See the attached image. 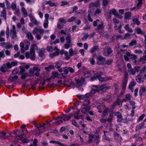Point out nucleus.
<instances>
[{
  "mask_svg": "<svg viewBox=\"0 0 146 146\" xmlns=\"http://www.w3.org/2000/svg\"><path fill=\"white\" fill-rule=\"evenodd\" d=\"M38 47L36 44L31 46L30 49V53L29 52H27L25 54L26 58L28 59L30 58L32 60H34L35 59V49H38Z\"/></svg>",
  "mask_w": 146,
  "mask_h": 146,
  "instance_id": "obj_1",
  "label": "nucleus"
},
{
  "mask_svg": "<svg viewBox=\"0 0 146 146\" xmlns=\"http://www.w3.org/2000/svg\"><path fill=\"white\" fill-rule=\"evenodd\" d=\"M17 63L15 62H11L7 63L4 64L0 68V70L3 72H5L8 69L10 68L12 66H15L17 65Z\"/></svg>",
  "mask_w": 146,
  "mask_h": 146,
  "instance_id": "obj_2",
  "label": "nucleus"
},
{
  "mask_svg": "<svg viewBox=\"0 0 146 146\" xmlns=\"http://www.w3.org/2000/svg\"><path fill=\"white\" fill-rule=\"evenodd\" d=\"M110 88V86L107 85V84H105L100 86L99 87V93L104 92Z\"/></svg>",
  "mask_w": 146,
  "mask_h": 146,
  "instance_id": "obj_3",
  "label": "nucleus"
},
{
  "mask_svg": "<svg viewBox=\"0 0 146 146\" xmlns=\"http://www.w3.org/2000/svg\"><path fill=\"white\" fill-rule=\"evenodd\" d=\"M113 51L111 49L109 46L105 47L104 49L103 54L104 55L106 56H108L110 55Z\"/></svg>",
  "mask_w": 146,
  "mask_h": 146,
  "instance_id": "obj_4",
  "label": "nucleus"
},
{
  "mask_svg": "<svg viewBox=\"0 0 146 146\" xmlns=\"http://www.w3.org/2000/svg\"><path fill=\"white\" fill-rule=\"evenodd\" d=\"M98 63L99 65H103L106 60L105 57L99 55L97 57Z\"/></svg>",
  "mask_w": 146,
  "mask_h": 146,
  "instance_id": "obj_5",
  "label": "nucleus"
},
{
  "mask_svg": "<svg viewBox=\"0 0 146 146\" xmlns=\"http://www.w3.org/2000/svg\"><path fill=\"white\" fill-rule=\"evenodd\" d=\"M113 113L118 118L117 121L119 122H122L123 120V119L122 117L121 113L119 111L117 112L114 111L113 112Z\"/></svg>",
  "mask_w": 146,
  "mask_h": 146,
  "instance_id": "obj_6",
  "label": "nucleus"
},
{
  "mask_svg": "<svg viewBox=\"0 0 146 146\" xmlns=\"http://www.w3.org/2000/svg\"><path fill=\"white\" fill-rule=\"evenodd\" d=\"M140 68V67L138 66H135L133 68L129 70L128 72L130 74H132L134 75L135 74L136 72H138Z\"/></svg>",
  "mask_w": 146,
  "mask_h": 146,
  "instance_id": "obj_7",
  "label": "nucleus"
},
{
  "mask_svg": "<svg viewBox=\"0 0 146 146\" xmlns=\"http://www.w3.org/2000/svg\"><path fill=\"white\" fill-rule=\"evenodd\" d=\"M97 92L99 93V87L96 86H93L92 88V90L90 92V93L91 94H94Z\"/></svg>",
  "mask_w": 146,
  "mask_h": 146,
  "instance_id": "obj_8",
  "label": "nucleus"
},
{
  "mask_svg": "<svg viewBox=\"0 0 146 146\" xmlns=\"http://www.w3.org/2000/svg\"><path fill=\"white\" fill-rule=\"evenodd\" d=\"M1 44H2V46L6 49H9L13 47L12 45L10 44L8 42H3L1 43Z\"/></svg>",
  "mask_w": 146,
  "mask_h": 146,
  "instance_id": "obj_9",
  "label": "nucleus"
},
{
  "mask_svg": "<svg viewBox=\"0 0 146 146\" xmlns=\"http://www.w3.org/2000/svg\"><path fill=\"white\" fill-rule=\"evenodd\" d=\"M145 124L144 122H142L141 123L138 125L136 127L135 130L136 131L141 129L143 128Z\"/></svg>",
  "mask_w": 146,
  "mask_h": 146,
  "instance_id": "obj_10",
  "label": "nucleus"
},
{
  "mask_svg": "<svg viewBox=\"0 0 146 146\" xmlns=\"http://www.w3.org/2000/svg\"><path fill=\"white\" fill-rule=\"evenodd\" d=\"M30 20L35 25H38L40 23L39 22H38L34 17H31L30 18Z\"/></svg>",
  "mask_w": 146,
  "mask_h": 146,
  "instance_id": "obj_11",
  "label": "nucleus"
},
{
  "mask_svg": "<svg viewBox=\"0 0 146 146\" xmlns=\"http://www.w3.org/2000/svg\"><path fill=\"white\" fill-rule=\"evenodd\" d=\"M45 52V49L44 48L41 49L38 53L39 56L41 58L43 57L44 55V52Z\"/></svg>",
  "mask_w": 146,
  "mask_h": 146,
  "instance_id": "obj_12",
  "label": "nucleus"
},
{
  "mask_svg": "<svg viewBox=\"0 0 146 146\" xmlns=\"http://www.w3.org/2000/svg\"><path fill=\"white\" fill-rule=\"evenodd\" d=\"M6 133L4 132H1L0 131V137H2L3 139H8L9 136L8 135H6Z\"/></svg>",
  "mask_w": 146,
  "mask_h": 146,
  "instance_id": "obj_13",
  "label": "nucleus"
},
{
  "mask_svg": "<svg viewBox=\"0 0 146 146\" xmlns=\"http://www.w3.org/2000/svg\"><path fill=\"white\" fill-rule=\"evenodd\" d=\"M99 50L98 46H95L92 47L90 50V52L91 53H93L95 51H98Z\"/></svg>",
  "mask_w": 146,
  "mask_h": 146,
  "instance_id": "obj_14",
  "label": "nucleus"
},
{
  "mask_svg": "<svg viewBox=\"0 0 146 146\" xmlns=\"http://www.w3.org/2000/svg\"><path fill=\"white\" fill-rule=\"evenodd\" d=\"M68 82H66L64 83L65 85L67 86L68 87L72 86V87L73 88H74L75 87V84L73 82L71 81V82L70 83V84H68Z\"/></svg>",
  "mask_w": 146,
  "mask_h": 146,
  "instance_id": "obj_15",
  "label": "nucleus"
},
{
  "mask_svg": "<svg viewBox=\"0 0 146 146\" xmlns=\"http://www.w3.org/2000/svg\"><path fill=\"white\" fill-rule=\"evenodd\" d=\"M59 50H57L56 51L54 52L53 54H50V57L51 58H53L54 56H58L59 54Z\"/></svg>",
  "mask_w": 146,
  "mask_h": 146,
  "instance_id": "obj_16",
  "label": "nucleus"
},
{
  "mask_svg": "<svg viewBox=\"0 0 146 146\" xmlns=\"http://www.w3.org/2000/svg\"><path fill=\"white\" fill-rule=\"evenodd\" d=\"M131 13L130 12H127L125 15V19L126 20H129L131 18Z\"/></svg>",
  "mask_w": 146,
  "mask_h": 146,
  "instance_id": "obj_17",
  "label": "nucleus"
},
{
  "mask_svg": "<svg viewBox=\"0 0 146 146\" xmlns=\"http://www.w3.org/2000/svg\"><path fill=\"white\" fill-rule=\"evenodd\" d=\"M27 36L28 39L32 41L33 39V37L31 32H29L26 34Z\"/></svg>",
  "mask_w": 146,
  "mask_h": 146,
  "instance_id": "obj_18",
  "label": "nucleus"
},
{
  "mask_svg": "<svg viewBox=\"0 0 146 146\" xmlns=\"http://www.w3.org/2000/svg\"><path fill=\"white\" fill-rule=\"evenodd\" d=\"M10 34L12 35V38H16L17 37V32L16 31H13V30H11Z\"/></svg>",
  "mask_w": 146,
  "mask_h": 146,
  "instance_id": "obj_19",
  "label": "nucleus"
},
{
  "mask_svg": "<svg viewBox=\"0 0 146 146\" xmlns=\"http://www.w3.org/2000/svg\"><path fill=\"white\" fill-rule=\"evenodd\" d=\"M137 44V42L136 40L133 39L132 40L131 42L129 44V46L131 47L134 45H135Z\"/></svg>",
  "mask_w": 146,
  "mask_h": 146,
  "instance_id": "obj_20",
  "label": "nucleus"
},
{
  "mask_svg": "<svg viewBox=\"0 0 146 146\" xmlns=\"http://www.w3.org/2000/svg\"><path fill=\"white\" fill-rule=\"evenodd\" d=\"M18 77V76L17 75H15L13 76H10L9 78V80H11V82H13L17 80Z\"/></svg>",
  "mask_w": 146,
  "mask_h": 146,
  "instance_id": "obj_21",
  "label": "nucleus"
},
{
  "mask_svg": "<svg viewBox=\"0 0 146 146\" xmlns=\"http://www.w3.org/2000/svg\"><path fill=\"white\" fill-rule=\"evenodd\" d=\"M124 28L129 32L132 33L133 31L132 29L129 27V26L128 24H127L126 25L125 27Z\"/></svg>",
  "mask_w": 146,
  "mask_h": 146,
  "instance_id": "obj_22",
  "label": "nucleus"
},
{
  "mask_svg": "<svg viewBox=\"0 0 146 146\" xmlns=\"http://www.w3.org/2000/svg\"><path fill=\"white\" fill-rule=\"evenodd\" d=\"M146 91V88L143 87H141V89L139 90V94L140 95L142 96L143 94Z\"/></svg>",
  "mask_w": 146,
  "mask_h": 146,
  "instance_id": "obj_23",
  "label": "nucleus"
},
{
  "mask_svg": "<svg viewBox=\"0 0 146 146\" xmlns=\"http://www.w3.org/2000/svg\"><path fill=\"white\" fill-rule=\"evenodd\" d=\"M133 21L134 24H136L137 25H139L140 23V22L139 20L137 18H133Z\"/></svg>",
  "mask_w": 146,
  "mask_h": 146,
  "instance_id": "obj_24",
  "label": "nucleus"
},
{
  "mask_svg": "<svg viewBox=\"0 0 146 146\" xmlns=\"http://www.w3.org/2000/svg\"><path fill=\"white\" fill-rule=\"evenodd\" d=\"M104 28L103 23L102 22L97 27L98 30H102Z\"/></svg>",
  "mask_w": 146,
  "mask_h": 146,
  "instance_id": "obj_25",
  "label": "nucleus"
},
{
  "mask_svg": "<svg viewBox=\"0 0 146 146\" xmlns=\"http://www.w3.org/2000/svg\"><path fill=\"white\" fill-rule=\"evenodd\" d=\"M114 135L115 137V140H117L121 138L120 134L117 133V132H114Z\"/></svg>",
  "mask_w": 146,
  "mask_h": 146,
  "instance_id": "obj_26",
  "label": "nucleus"
},
{
  "mask_svg": "<svg viewBox=\"0 0 146 146\" xmlns=\"http://www.w3.org/2000/svg\"><path fill=\"white\" fill-rule=\"evenodd\" d=\"M30 76L29 75L28 73H24L21 76V78L22 79H25L27 77L29 76Z\"/></svg>",
  "mask_w": 146,
  "mask_h": 146,
  "instance_id": "obj_27",
  "label": "nucleus"
},
{
  "mask_svg": "<svg viewBox=\"0 0 146 146\" xmlns=\"http://www.w3.org/2000/svg\"><path fill=\"white\" fill-rule=\"evenodd\" d=\"M58 73L57 72L55 71L53 72L52 73V75L51 76V77L53 79H54L58 75Z\"/></svg>",
  "mask_w": 146,
  "mask_h": 146,
  "instance_id": "obj_28",
  "label": "nucleus"
},
{
  "mask_svg": "<svg viewBox=\"0 0 146 146\" xmlns=\"http://www.w3.org/2000/svg\"><path fill=\"white\" fill-rule=\"evenodd\" d=\"M99 7V4H98L94 3H92L90 5L89 7L91 8L95 7Z\"/></svg>",
  "mask_w": 146,
  "mask_h": 146,
  "instance_id": "obj_29",
  "label": "nucleus"
},
{
  "mask_svg": "<svg viewBox=\"0 0 146 146\" xmlns=\"http://www.w3.org/2000/svg\"><path fill=\"white\" fill-rule=\"evenodd\" d=\"M1 13L2 14V16L4 18L5 20H6V13L5 8L3 9V11L1 12Z\"/></svg>",
  "mask_w": 146,
  "mask_h": 146,
  "instance_id": "obj_30",
  "label": "nucleus"
},
{
  "mask_svg": "<svg viewBox=\"0 0 146 146\" xmlns=\"http://www.w3.org/2000/svg\"><path fill=\"white\" fill-rule=\"evenodd\" d=\"M113 114L112 113H110L109 117L107 119V121L109 122H110L112 121L113 119Z\"/></svg>",
  "mask_w": 146,
  "mask_h": 146,
  "instance_id": "obj_31",
  "label": "nucleus"
},
{
  "mask_svg": "<svg viewBox=\"0 0 146 146\" xmlns=\"http://www.w3.org/2000/svg\"><path fill=\"white\" fill-rule=\"evenodd\" d=\"M72 116L73 115H71L68 116H67V115L66 116H65L64 117L63 119V120L64 121H68L70 119Z\"/></svg>",
  "mask_w": 146,
  "mask_h": 146,
  "instance_id": "obj_32",
  "label": "nucleus"
},
{
  "mask_svg": "<svg viewBox=\"0 0 146 146\" xmlns=\"http://www.w3.org/2000/svg\"><path fill=\"white\" fill-rule=\"evenodd\" d=\"M138 2L137 3V9H139L140 7L141 6V5L142 4V0H137Z\"/></svg>",
  "mask_w": 146,
  "mask_h": 146,
  "instance_id": "obj_33",
  "label": "nucleus"
},
{
  "mask_svg": "<svg viewBox=\"0 0 146 146\" xmlns=\"http://www.w3.org/2000/svg\"><path fill=\"white\" fill-rule=\"evenodd\" d=\"M116 13H117L116 10L114 9H113L110 10L109 13V15H110L112 14L115 15L116 14Z\"/></svg>",
  "mask_w": 146,
  "mask_h": 146,
  "instance_id": "obj_34",
  "label": "nucleus"
},
{
  "mask_svg": "<svg viewBox=\"0 0 146 146\" xmlns=\"http://www.w3.org/2000/svg\"><path fill=\"white\" fill-rule=\"evenodd\" d=\"M76 82L77 83L76 85V87H79L82 85L81 84H80V83H81V82L80 81V80L79 79H76Z\"/></svg>",
  "mask_w": 146,
  "mask_h": 146,
  "instance_id": "obj_35",
  "label": "nucleus"
},
{
  "mask_svg": "<svg viewBox=\"0 0 146 146\" xmlns=\"http://www.w3.org/2000/svg\"><path fill=\"white\" fill-rule=\"evenodd\" d=\"M90 103V101L89 100L87 99L85 100L83 103V105L86 106L88 105Z\"/></svg>",
  "mask_w": 146,
  "mask_h": 146,
  "instance_id": "obj_36",
  "label": "nucleus"
},
{
  "mask_svg": "<svg viewBox=\"0 0 146 146\" xmlns=\"http://www.w3.org/2000/svg\"><path fill=\"white\" fill-rule=\"evenodd\" d=\"M127 80H123V88L125 89L127 83Z\"/></svg>",
  "mask_w": 146,
  "mask_h": 146,
  "instance_id": "obj_37",
  "label": "nucleus"
},
{
  "mask_svg": "<svg viewBox=\"0 0 146 146\" xmlns=\"http://www.w3.org/2000/svg\"><path fill=\"white\" fill-rule=\"evenodd\" d=\"M135 29L137 33L143 34V33L142 32L140 28H135Z\"/></svg>",
  "mask_w": 146,
  "mask_h": 146,
  "instance_id": "obj_38",
  "label": "nucleus"
},
{
  "mask_svg": "<svg viewBox=\"0 0 146 146\" xmlns=\"http://www.w3.org/2000/svg\"><path fill=\"white\" fill-rule=\"evenodd\" d=\"M37 143L38 141L37 139H35L33 141V144H31L29 146H37Z\"/></svg>",
  "mask_w": 146,
  "mask_h": 146,
  "instance_id": "obj_39",
  "label": "nucleus"
},
{
  "mask_svg": "<svg viewBox=\"0 0 146 146\" xmlns=\"http://www.w3.org/2000/svg\"><path fill=\"white\" fill-rule=\"evenodd\" d=\"M101 10L100 9L97 8L95 12L94 15H96L97 14L99 15V14L101 13Z\"/></svg>",
  "mask_w": 146,
  "mask_h": 146,
  "instance_id": "obj_40",
  "label": "nucleus"
},
{
  "mask_svg": "<svg viewBox=\"0 0 146 146\" xmlns=\"http://www.w3.org/2000/svg\"><path fill=\"white\" fill-rule=\"evenodd\" d=\"M108 110L109 109L108 108H106L104 110L103 113V117H105L107 115V113L108 112Z\"/></svg>",
  "mask_w": 146,
  "mask_h": 146,
  "instance_id": "obj_41",
  "label": "nucleus"
},
{
  "mask_svg": "<svg viewBox=\"0 0 146 146\" xmlns=\"http://www.w3.org/2000/svg\"><path fill=\"white\" fill-rule=\"evenodd\" d=\"M135 84L134 82H131L129 86V88L131 90L133 89V86H135Z\"/></svg>",
  "mask_w": 146,
  "mask_h": 146,
  "instance_id": "obj_42",
  "label": "nucleus"
},
{
  "mask_svg": "<svg viewBox=\"0 0 146 146\" xmlns=\"http://www.w3.org/2000/svg\"><path fill=\"white\" fill-rule=\"evenodd\" d=\"M94 137V135H90L89 137V140L88 142L89 143H91L92 141V139Z\"/></svg>",
  "mask_w": 146,
  "mask_h": 146,
  "instance_id": "obj_43",
  "label": "nucleus"
},
{
  "mask_svg": "<svg viewBox=\"0 0 146 146\" xmlns=\"http://www.w3.org/2000/svg\"><path fill=\"white\" fill-rule=\"evenodd\" d=\"M66 40L67 43L68 44H70L71 42V36L70 35L68 36L66 38Z\"/></svg>",
  "mask_w": 146,
  "mask_h": 146,
  "instance_id": "obj_44",
  "label": "nucleus"
},
{
  "mask_svg": "<svg viewBox=\"0 0 146 146\" xmlns=\"http://www.w3.org/2000/svg\"><path fill=\"white\" fill-rule=\"evenodd\" d=\"M76 21V17H71L70 19H69L68 21L67 22H71Z\"/></svg>",
  "mask_w": 146,
  "mask_h": 146,
  "instance_id": "obj_45",
  "label": "nucleus"
},
{
  "mask_svg": "<svg viewBox=\"0 0 146 146\" xmlns=\"http://www.w3.org/2000/svg\"><path fill=\"white\" fill-rule=\"evenodd\" d=\"M21 11H22L24 13V15H27L28 13L27 12V11H26V9H25V8L24 7H23L22 8Z\"/></svg>",
  "mask_w": 146,
  "mask_h": 146,
  "instance_id": "obj_46",
  "label": "nucleus"
},
{
  "mask_svg": "<svg viewBox=\"0 0 146 146\" xmlns=\"http://www.w3.org/2000/svg\"><path fill=\"white\" fill-rule=\"evenodd\" d=\"M64 55L66 56V59L67 60H69L70 58V56L68 55V53L67 51H65L64 52Z\"/></svg>",
  "mask_w": 146,
  "mask_h": 146,
  "instance_id": "obj_47",
  "label": "nucleus"
},
{
  "mask_svg": "<svg viewBox=\"0 0 146 146\" xmlns=\"http://www.w3.org/2000/svg\"><path fill=\"white\" fill-rule=\"evenodd\" d=\"M113 21L114 23L115 24V25H116L117 23H119V21L116 18L114 17L113 19Z\"/></svg>",
  "mask_w": 146,
  "mask_h": 146,
  "instance_id": "obj_48",
  "label": "nucleus"
},
{
  "mask_svg": "<svg viewBox=\"0 0 146 146\" xmlns=\"http://www.w3.org/2000/svg\"><path fill=\"white\" fill-rule=\"evenodd\" d=\"M53 49L51 46H48L46 48V50L49 52H52Z\"/></svg>",
  "mask_w": 146,
  "mask_h": 146,
  "instance_id": "obj_49",
  "label": "nucleus"
},
{
  "mask_svg": "<svg viewBox=\"0 0 146 146\" xmlns=\"http://www.w3.org/2000/svg\"><path fill=\"white\" fill-rule=\"evenodd\" d=\"M113 61V60L112 59H110L109 60H107L106 62V64L108 65H110L112 63Z\"/></svg>",
  "mask_w": 146,
  "mask_h": 146,
  "instance_id": "obj_50",
  "label": "nucleus"
},
{
  "mask_svg": "<svg viewBox=\"0 0 146 146\" xmlns=\"http://www.w3.org/2000/svg\"><path fill=\"white\" fill-rule=\"evenodd\" d=\"M108 4V2L107 0H103L102 5L104 6H106Z\"/></svg>",
  "mask_w": 146,
  "mask_h": 146,
  "instance_id": "obj_51",
  "label": "nucleus"
},
{
  "mask_svg": "<svg viewBox=\"0 0 146 146\" xmlns=\"http://www.w3.org/2000/svg\"><path fill=\"white\" fill-rule=\"evenodd\" d=\"M11 8L13 10H15V9H16L17 6L16 3H12Z\"/></svg>",
  "mask_w": 146,
  "mask_h": 146,
  "instance_id": "obj_52",
  "label": "nucleus"
},
{
  "mask_svg": "<svg viewBox=\"0 0 146 146\" xmlns=\"http://www.w3.org/2000/svg\"><path fill=\"white\" fill-rule=\"evenodd\" d=\"M98 79L101 82H102L104 81V78H102L101 77V74H98Z\"/></svg>",
  "mask_w": 146,
  "mask_h": 146,
  "instance_id": "obj_53",
  "label": "nucleus"
},
{
  "mask_svg": "<svg viewBox=\"0 0 146 146\" xmlns=\"http://www.w3.org/2000/svg\"><path fill=\"white\" fill-rule=\"evenodd\" d=\"M88 36L89 35L88 34H86L82 38V40L84 41L85 40L88 38Z\"/></svg>",
  "mask_w": 146,
  "mask_h": 146,
  "instance_id": "obj_54",
  "label": "nucleus"
},
{
  "mask_svg": "<svg viewBox=\"0 0 146 146\" xmlns=\"http://www.w3.org/2000/svg\"><path fill=\"white\" fill-rule=\"evenodd\" d=\"M69 54L70 56H72L74 54V52L72 48H70L69 50Z\"/></svg>",
  "mask_w": 146,
  "mask_h": 146,
  "instance_id": "obj_55",
  "label": "nucleus"
},
{
  "mask_svg": "<svg viewBox=\"0 0 146 146\" xmlns=\"http://www.w3.org/2000/svg\"><path fill=\"white\" fill-rule=\"evenodd\" d=\"M19 68L20 69V72L21 74H23L25 71V69L24 67L20 66Z\"/></svg>",
  "mask_w": 146,
  "mask_h": 146,
  "instance_id": "obj_56",
  "label": "nucleus"
},
{
  "mask_svg": "<svg viewBox=\"0 0 146 146\" xmlns=\"http://www.w3.org/2000/svg\"><path fill=\"white\" fill-rule=\"evenodd\" d=\"M145 114H143L141 116H140L139 118H138V122L142 120L144 117L145 116Z\"/></svg>",
  "mask_w": 146,
  "mask_h": 146,
  "instance_id": "obj_57",
  "label": "nucleus"
},
{
  "mask_svg": "<svg viewBox=\"0 0 146 146\" xmlns=\"http://www.w3.org/2000/svg\"><path fill=\"white\" fill-rule=\"evenodd\" d=\"M59 21L62 23L66 24V22L63 18H60L59 19Z\"/></svg>",
  "mask_w": 146,
  "mask_h": 146,
  "instance_id": "obj_58",
  "label": "nucleus"
},
{
  "mask_svg": "<svg viewBox=\"0 0 146 146\" xmlns=\"http://www.w3.org/2000/svg\"><path fill=\"white\" fill-rule=\"evenodd\" d=\"M48 21H45V22L44 24V26L45 28H47L48 27Z\"/></svg>",
  "mask_w": 146,
  "mask_h": 146,
  "instance_id": "obj_59",
  "label": "nucleus"
},
{
  "mask_svg": "<svg viewBox=\"0 0 146 146\" xmlns=\"http://www.w3.org/2000/svg\"><path fill=\"white\" fill-rule=\"evenodd\" d=\"M123 102L122 100H120L119 99H117L116 100V102L117 104L119 105L120 103L122 104Z\"/></svg>",
  "mask_w": 146,
  "mask_h": 146,
  "instance_id": "obj_60",
  "label": "nucleus"
},
{
  "mask_svg": "<svg viewBox=\"0 0 146 146\" xmlns=\"http://www.w3.org/2000/svg\"><path fill=\"white\" fill-rule=\"evenodd\" d=\"M126 99L127 100L130 101L131 100L130 96L129 94H127L125 96Z\"/></svg>",
  "mask_w": 146,
  "mask_h": 146,
  "instance_id": "obj_61",
  "label": "nucleus"
},
{
  "mask_svg": "<svg viewBox=\"0 0 146 146\" xmlns=\"http://www.w3.org/2000/svg\"><path fill=\"white\" fill-rule=\"evenodd\" d=\"M68 71L71 73H73L74 72V70L71 67H69L68 68Z\"/></svg>",
  "mask_w": 146,
  "mask_h": 146,
  "instance_id": "obj_62",
  "label": "nucleus"
},
{
  "mask_svg": "<svg viewBox=\"0 0 146 146\" xmlns=\"http://www.w3.org/2000/svg\"><path fill=\"white\" fill-rule=\"evenodd\" d=\"M130 58L133 60H135L137 58V56L135 55H133L132 54L130 56Z\"/></svg>",
  "mask_w": 146,
  "mask_h": 146,
  "instance_id": "obj_63",
  "label": "nucleus"
},
{
  "mask_svg": "<svg viewBox=\"0 0 146 146\" xmlns=\"http://www.w3.org/2000/svg\"><path fill=\"white\" fill-rule=\"evenodd\" d=\"M61 65H62L61 64H60V63L59 62H57L55 66L58 69L60 68V66H61Z\"/></svg>",
  "mask_w": 146,
  "mask_h": 146,
  "instance_id": "obj_64",
  "label": "nucleus"
}]
</instances>
